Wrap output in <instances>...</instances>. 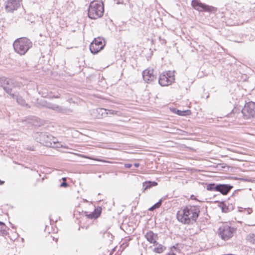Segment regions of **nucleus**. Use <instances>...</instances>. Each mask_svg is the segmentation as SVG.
<instances>
[{
	"instance_id": "6e6552de",
	"label": "nucleus",
	"mask_w": 255,
	"mask_h": 255,
	"mask_svg": "<svg viewBox=\"0 0 255 255\" xmlns=\"http://www.w3.org/2000/svg\"><path fill=\"white\" fill-rule=\"evenodd\" d=\"M175 80L173 73L168 71L161 74L158 79L159 84L162 86H167L171 85Z\"/></svg>"
},
{
	"instance_id": "dca6fc26",
	"label": "nucleus",
	"mask_w": 255,
	"mask_h": 255,
	"mask_svg": "<svg viewBox=\"0 0 255 255\" xmlns=\"http://www.w3.org/2000/svg\"><path fill=\"white\" fill-rule=\"evenodd\" d=\"M12 94H14V97H11L12 99H15L16 100V102L20 105L22 106H27V104L26 103L24 99L22 98V97L20 96L17 92H14V93H12Z\"/></svg>"
},
{
	"instance_id": "7ed1b4c3",
	"label": "nucleus",
	"mask_w": 255,
	"mask_h": 255,
	"mask_svg": "<svg viewBox=\"0 0 255 255\" xmlns=\"http://www.w3.org/2000/svg\"><path fill=\"white\" fill-rule=\"evenodd\" d=\"M31 41L26 37L16 39L13 44L14 51L20 55H24L32 47Z\"/></svg>"
},
{
	"instance_id": "a211bd4d",
	"label": "nucleus",
	"mask_w": 255,
	"mask_h": 255,
	"mask_svg": "<svg viewBox=\"0 0 255 255\" xmlns=\"http://www.w3.org/2000/svg\"><path fill=\"white\" fill-rule=\"evenodd\" d=\"M157 185V183L154 181H145L143 183V192H144L147 189H149L152 187L155 186Z\"/></svg>"
},
{
	"instance_id": "bb28decb",
	"label": "nucleus",
	"mask_w": 255,
	"mask_h": 255,
	"mask_svg": "<svg viewBox=\"0 0 255 255\" xmlns=\"http://www.w3.org/2000/svg\"><path fill=\"white\" fill-rule=\"evenodd\" d=\"M107 113H108V115H118V112L112 110H107Z\"/></svg>"
},
{
	"instance_id": "c756f323",
	"label": "nucleus",
	"mask_w": 255,
	"mask_h": 255,
	"mask_svg": "<svg viewBox=\"0 0 255 255\" xmlns=\"http://www.w3.org/2000/svg\"><path fill=\"white\" fill-rule=\"evenodd\" d=\"M68 186V184L66 182H63L61 185H60V186L61 187H66Z\"/></svg>"
},
{
	"instance_id": "ddd939ff",
	"label": "nucleus",
	"mask_w": 255,
	"mask_h": 255,
	"mask_svg": "<svg viewBox=\"0 0 255 255\" xmlns=\"http://www.w3.org/2000/svg\"><path fill=\"white\" fill-rule=\"evenodd\" d=\"M233 188L232 185L225 184H218L217 192H220L223 195H226Z\"/></svg>"
},
{
	"instance_id": "c9c22d12",
	"label": "nucleus",
	"mask_w": 255,
	"mask_h": 255,
	"mask_svg": "<svg viewBox=\"0 0 255 255\" xmlns=\"http://www.w3.org/2000/svg\"><path fill=\"white\" fill-rule=\"evenodd\" d=\"M239 211L240 212H242V210H240V209H239Z\"/></svg>"
},
{
	"instance_id": "a878e982",
	"label": "nucleus",
	"mask_w": 255,
	"mask_h": 255,
	"mask_svg": "<svg viewBox=\"0 0 255 255\" xmlns=\"http://www.w3.org/2000/svg\"><path fill=\"white\" fill-rule=\"evenodd\" d=\"M221 209L222 212L224 213H228L230 211L229 207L224 203H222L221 204Z\"/></svg>"
},
{
	"instance_id": "b1692460",
	"label": "nucleus",
	"mask_w": 255,
	"mask_h": 255,
	"mask_svg": "<svg viewBox=\"0 0 255 255\" xmlns=\"http://www.w3.org/2000/svg\"><path fill=\"white\" fill-rule=\"evenodd\" d=\"M162 200L160 199L158 202H157L156 204L153 205L151 207H150L149 209V210L150 211H153L154 210H155V209L159 208L162 204Z\"/></svg>"
},
{
	"instance_id": "412c9836",
	"label": "nucleus",
	"mask_w": 255,
	"mask_h": 255,
	"mask_svg": "<svg viewBox=\"0 0 255 255\" xmlns=\"http://www.w3.org/2000/svg\"><path fill=\"white\" fill-rule=\"evenodd\" d=\"M218 188V184L216 183H210L207 184L206 186V189L208 191H217Z\"/></svg>"
},
{
	"instance_id": "f03ea898",
	"label": "nucleus",
	"mask_w": 255,
	"mask_h": 255,
	"mask_svg": "<svg viewBox=\"0 0 255 255\" xmlns=\"http://www.w3.org/2000/svg\"><path fill=\"white\" fill-rule=\"evenodd\" d=\"M104 11V4L98 0L92 1L88 8V15L91 19H96L102 17Z\"/></svg>"
},
{
	"instance_id": "cd10ccee",
	"label": "nucleus",
	"mask_w": 255,
	"mask_h": 255,
	"mask_svg": "<svg viewBox=\"0 0 255 255\" xmlns=\"http://www.w3.org/2000/svg\"><path fill=\"white\" fill-rule=\"evenodd\" d=\"M245 210H247L248 215H250L253 212L252 209L251 208H248L247 209H245Z\"/></svg>"
},
{
	"instance_id": "2eb2a0df",
	"label": "nucleus",
	"mask_w": 255,
	"mask_h": 255,
	"mask_svg": "<svg viewBox=\"0 0 255 255\" xmlns=\"http://www.w3.org/2000/svg\"><path fill=\"white\" fill-rule=\"evenodd\" d=\"M44 106L48 109L53 110L59 113H66L67 111L65 108H63V107L59 106L55 104L51 103H46Z\"/></svg>"
},
{
	"instance_id": "7c9ffc66",
	"label": "nucleus",
	"mask_w": 255,
	"mask_h": 255,
	"mask_svg": "<svg viewBox=\"0 0 255 255\" xmlns=\"http://www.w3.org/2000/svg\"><path fill=\"white\" fill-rule=\"evenodd\" d=\"M176 255L175 253H174L173 252H170L169 253H168L167 255Z\"/></svg>"
},
{
	"instance_id": "9d476101",
	"label": "nucleus",
	"mask_w": 255,
	"mask_h": 255,
	"mask_svg": "<svg viewBox=\"0 0 255 255\" xmlns=\"http://www.w3.org/2000/svg\"><path fill=\"white\" fill-rule=\"evenodd\" d=\"M192 5L194 9L199 11L212 12L215 9L213 6L203 3L199 0H193L192 1Z\"/></svg>"
},
{
	"instance_id": "f257e3e1",
	"label": "nucleus",
	"mask_w": 255,
	"mask_h": 255,
	"mask_svg": "<svg viewBox=\"0 0 255 255\" xmlns=\"http://www.w3.org/2000/svg\"><path fill=\"white\" fill-rule=\"evenodd\" d=\"M200 212L199 206L188 205L178 211L176 217L180 222L184 224H190L196 221Z\"/></svg>"
},
{
	"instance_id": "c85d7f7f",
	"label": "nucleus",
	"mask_w": 255,
	"mask_h": 255,
	"mask_svg": "<svg viewBox=\"0 0 255 255\" xmlns=\"http://www.w3.org/2000/svg\"><path fill=\"white\" fill-rule=\"evenodd\" d=\"M131 166H132V164H129V163H126V164H125V168H130Z\"/></svg>"
},
{
	"instance_id": "f704fd0d",
	"label": "nucleus",
	"mask_w": 255,
	"mask_h": 255,
	"mask_svg": "<svg viewBox=\"0 0 255 255\" xmlns=\"http://www.w3.org/2000/svg\"><path fill=\"white\" fill-rule=\"evenodd\" d=\"M62 147H63L64 148H66V146L62 145Z\"/></svg>"
},
{
	"instance_id": "393cba45",
	"label": "nucleus",
	"mask_w": 255,
	"mask_h": 255,
	"mask_svg": "<svg viewBox=\"0 0 255 255\" xmlns=\"http://www.w3.org/2000/svg\"><path fill=\"white\" fill-rule=\"evenodd\" d=\"M189 111H180L179 110H177L176 112V113L181 116H184L186 115H187L188 114Z\"/></svg>"
},
{
	"instance_id": "f3484780",
	"label": "nucleus",
	"mask_w": 255,
	"mask_h": 255,
	"mask_svg": "<svg viewBox=\"0 0 255 255\" xmlns=\"http://www.w3.org/2000/svg\"><path fill=\"white\" fill-rule=\"evenodd\" d=\"M107 109L104 108H99L95 110V112L98 114L96 116L98 119L102 118L103 117H106L108 115V113H107Z\"/></svg>"
},
{
	"instance_id": "9b49d317",
	"label": "nucleus",
	"mask_w": 255,
	"mask_h": 255,
	"mask_svg": "<svg viewBox=\"0 0 255 255\" xmlns=\"http://www.w3.org/2000/svg\"><path fill=\"white\" fill-rule=\"evenodd\" d=\"M19 6V0H7L6 2L5 8L7 11L10 12L16 9Z\"/></svg>"
},
{
	"instance_id": "1a4fd4ad",
	"label": "nucleus",
	"mask_w": 255,
	"mask_h": 255,
	"mask_svg": "<svg viewBox=\"0 0 255 255\" xmlns=\"http://www.w3.org/2000/svg\"><path fill=\"white\" fill-rule=\"evenodd\" d=\"M105 45V43L104 39L100 37H98L95 38L91 43L90 45V50L91 53L93 54H97L100 50L103 49Z\"/></svg>"
},
{
	"instance_id": "5701e85b",
	"label": "nucleus",
	"mask_w": 255,
	"mask_h": 255,
	"mask_svg": "<svg viewBox=\"0 0 255 255\" xmlns=\"http://www.w3.org/2000/svg\"><path fill=\"white\" fill-rule=\"evenodd\" d=\"M246 240L251 243L255 244V235L254 234H250L247 237Z\"/></svg>"
},
{
	"instance_id": "4468645a",
	"label": "nucleus",
	"mask_w": 255,
	"mask_h": 255,
	"mask_svg": "<svg viewBox=\"0 0 255 255\" xmlns=\"http://www.w3.org/2000/svg\"><path fill=\"white\" fill-rule=\"evenodd\" d=\"M145 238L148 242L153 245H157V240L158 239V235L154 233L152 231H149L145 235Z\"/></svg>"
},
{
	"instance_id": "0eeeda50",
	"label": "nucleus",
	"mask_w": 255,
	"mask_h": 255,
	"mask_svg": "<svg viewBox=\"0 0 255 255\" xmlns=\"http://www.w3.org/2000/svg\"><path fill=\"white\" fill-rule=\"evenodd\" d=\"M241 113L245 119L255 118V103L250 102L246 103L241 111Z\"/></svg>"
},
{
	"instance_id": "39448f33",
	"label": "nucleus",
	"mask_w": 255,
	"mask_h": 255,
	"mask_svg": "<svg viewBox=\"0 0 255 255\" xmlns=\"http://www.w3.org/2000/svg\"><path fill=\"white\" fill-rule=\"evenodd\" d=\"M236 229L228 225H223L218 230V235L224 241L228 240L233 236Z\"/></svg>"
},
{
	"instance_id": "4be33fe9",
	"label": "nucleus",
	"mask_w": 255,
	"mask_h": 255,
	"mask_svg": "<svg viewBox=\"0 0 255 255\" xmlns=\"http://www.w3.org/2000/svg\"><path fill=\"white\" fill-rule=\"evenodd\" d=\"M6 229V226L5 224L0 221V235L4 236L7 234Z\"/></svg>"
},
{
	"instance_id": "20e7f679",
	"label": "nucleus",
	"mask_w": 255,
	"mask_h": 255,
	"mask_svg": "<svg viewBox=\"0 0 255 255\" xmlns=\"http://www.w3.org/2000/svg\"><path fill=\"white\" fill-rule=\"evenodd\" d=\"M17 84L11 79L2 77H0V86L2 87L3 90L8 94L11 97H14V94H12V89L16 87Z\"/></svg>"
},
{
	"instance_id": "aec40b11",
	"label": "nucleus",
	"mask_w": 255,
	"mask_h": 255,
	"mask_svg": "<svg viewBox=\"0 0 255 255\" xmlns=\"http://www.w3.org/2000/svg\"><path fill=\"white\" fill-rule=\"evenodd\" d=\"M101 214V211H96V210H95L94 212L90 213L89 214L87 215V217L89 219H97L98 218Z\"/></svg>"
},
{
	"instance_id": "6ab92c4d",
	"label": "nucleus",
	"mask_w": 255,
	"mask_h": 255,
	"mask_svg": "<svg viewBox=\"0 0 255 255\" xmlns=\"http://www.w3.org/2000/svg\"><path fill=\"white\" fill-rule=\"evenodd\" d=\"M154 245L157 246V247L154 248L153 250L154 253L161 254L163 253L166 249L165 247H164L162 245L159 244L158 243H157V245Z\"/></svg>"
},
{
	"instance_id": "423d86ee",
	"label": "nucleus",
	"mask_w": 255,
	"mask_h": 255,
	"mask_svg": "<svg viewBox=\"0 0 255 255\" xmlns=\"http://www.w3.org/2000/svg\"><path fill=\"white\" fill-rule=\"evenodd\" d=\"M37 141L46 146H51L52 143H55L54 137L46 132L37 133L35 135Z\"/></svg>"
},
{
	"instance_id": "72a5a7b5",
	"label": "nucleus",
	"mask_w": 255,
	"mask_h": 255,
	"mask_svg": "<svg viewBox=\"0 0 255 255\" xmlns=\"http://www.w3.org/2000/svg\"><path fill=\"white\" fill-rule=\"evenodd\" d=\"M53 98H60V96L59 95H56V96H54L53 97Z\"/></svg>"
},
{
	"instance_id": "f8f14e48",
	"label": "nucleus",
	"mask_w": 255,
	"mask_h": 255,
	"mask_svg": "<svg viewBox=\"0 0 255 255\" xmlns=\"http://www.w3.org/2000/svg\"><path fill=\"white\" fill-rule=\"evenodd\" d=\"M142 77L146 83H150L155 79L153 69L147 68L142 72Z\"/></svg>"
},
{
	"instance_id": "2f4dec72",
	"label": "nucleus",
	"mask_w": 255,
	"mask_h": 255,
	"mask_svg": "<svg viewBox=\"0 0 255 255\" xmlns=\"http://www.w3.org/2000/svg\"><path fill=\"white\" fill-rule=\"evenodd\" d=\"M134 166L135 167H138L139 166V163H134Z\"/></svg>"
},
{
	"instance_id": "473e14b6",
	"label": "nucleus",
	"mask_w": 255,
	"mask_h": 255,
	"mask_svg": "<svg viewBox=\"0 0 255 255\" xmlns=\"http://www.w3.org/2000/svg\"><path fill=\"white\" fill-rule=\"evenodd\" d=\"M4 183V181L0 180V185H2Z\"/></svg>"
}]
</instances>
